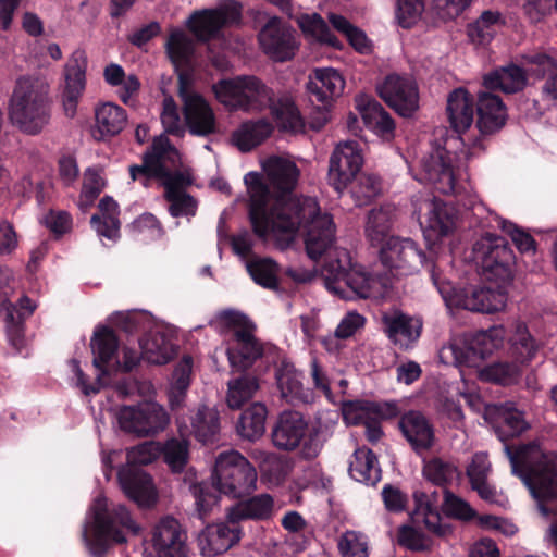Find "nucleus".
Returning <instances> with one entry per match:
<instances>
[{
  "mask_svg": "<svg viewBox=\"0 0 557 557\" xmlns=\"http://www.w3.org/2000/svg\"><path fill=\"white\" fill-rule=\"evenodd\" d=\"M261 165L264 176L255 172L245 176L253 232L262 238L283 236L280 246L285 247L302 230L308 256L320 258L335 240L332 216L321 213L315 198L290 197L300 176L292 159L271 156Z\"/></svg>",
  "mask_w": 557,
  "mask_h": 557,
  "instance_id": "nucleus-1",
  "label": "nucleus"
},
{
  "mask_svg": "<svg viewBox=\"0 0 557 557\" xmlns=\"http://www.w3.org/2000/svg\"><path fill=\"white\" fill-rule=\"evenodd\" d=\"M90 511L91 522L84 528L83 539L95 556L103 555L112 543H126V532L133 536L143 532L141 525L132 517L126 506L110 504L103 496L95 499Z\"/></svg>",
  "mask_w": 557,
  "mask_h": 557,
  "instance_id": "nucleus-2",
  "label": "nucleus"
},
{
  "mask_svg": "<svg viewBox=\"0 0 557 557\" xmlns=\"http://www.w3.org/2000/svg\"><path fill=\"white\" fill-rule=\"evenodd\" d=\"M513 473L529 486L532 495L540 502L543 515L548 511L542 502L557 498V455L545 454L536 444L521 446L512 453L505 446Z\"/></svg>",
  "mask_w": 557,
  "mask_h": 557,
  "instance_id": "nucleus-3",
  "label": "nucleus"
},
{
  "mask_svg": "<svg viewBox=\"0 0 557 557\" xmlns=\"http://www.w3.org/2000/svg\"><path fill=\"white\" fill-rule=\"evenodd\" d=\"M49 86L39 78L20 77L9 100L12 124L27 134L39 133L49 122Z\"/></svg>",
  "mask_w": 557,
  "mask_h": 557,
  "instance_id": "nucleus-4",
  "label": "nucleus"
},
{
  "mask_svg": "<svg viewBox=\"0 0 557 557\" xmlns=\"http://www.w3.org/2000/svg\"><path fill=\"white\" fill-rule=\"evenodd\" d=\"M215 98L230 110L248 113L261 112L270 108L274 91L256 76H237L221 79L212 87Z\"/></svg>",
  "mask_w": 557,
  "mask_h": 557,
  "instance_id": "nucleus-5",
  "label": "nucleus"
},
{
  "mask_svg": "<svg viewBox=\"0 0 557 557\" xmlns=\"http://www.w3.org/2000/svg\"><path fill=\"white\" fill-rule=\"evenodd\" d=\"M258 474L250 461L237 450L220 453L215 458L212 484L230 497L242 498L257 490Z\"/></svg>",
  "mask_w": 557,
  "mask_h": 557,
  "instance_id": "nucleus-6",
  "label": "nucleus"
},
{
  "mask_svg": "<svg viewBox=\"0 0 557 557\" xmlns=\"http://www.w3.org/2000/svg\"><path fill=\"white\" fill-rule=\"evenodd\" d=\"M506 337L503 326H493L474 334L470 339L453 338L440 350V357L446 363L474 367L476 362L500 348Z\"/></svg>",
  "mask_w": 557,
  "mask_h": 557,
  "instance_id": "nucleus-7",
  "label": "nucleus"
},
{
  "mask_svg": "<svg viewBox=\"0 0 557 557\" xmlns=\"http://www.w3.org/2000/svg\"><path fill=\"white\" fill-rule=\"evenodd\" d=\"M180 163L181 157L177 149L164 134H161L154 137L151 148L144 153L143 164L132 165L129 174L133 181L143 178L144 185H147L150 178H158L163 184L173 180L177 173H189L177 171Z\"/></svg>",
  "mask_w": 557,
  "mask_h": 557,
  "instance_id": "nucleus-8",
  "label": "nucleus"
},
{
  "mask_svg": "<svg viewBox=\"0 0 557 557\" xmlns=\"http://www.w3.org/2000/svg\"><path fill=\"white\" fill-rule=\"evenodd\" d=\"M116 419L123 431L139 437L153 436L162 432L170 422L166 410L154 401L123 406L117 410Z\"/></svg>",
  "mask_w": 557,
  "mask_h": 557,
  "instance_id": "nucleus-9",
  "label": "nucleus"
},
{
  "mask_svg": "<svg viewBox=\"0 0 557 557\" xmlns=\"http://www.w3.org/2000/svg\"><path fill=\"white\" fill-rule=\"evenodd\" d=\"M243 5L235 0H224L214 9L194 12L187 25L200 41H208L219 36L222 28L238 24L242 20Z\"/></svg>",
  "mask_w": 557,
  "mask_h": 557,
  "instance_id": "nucleus-10",
  "label": "nucleus"
},
{
  "mask_svg": "<svg viewBox=\"0 0 557 557\" xmlns=\"http://www.w3.org/2000/svg\"><path fill=\"white\" fill-rule=\"evenodd\" d=\"M473 259L487 280H505L510 275L513 253L505 238L486 234L475 242Z\"/></svg>",
  "mask_w": 557,
  "mask_h": 557,
  "instance_id": "nucleus-11",
  "label": "nucleus"
},
{
  "mask_svg": "<svg viewBox=\"0 0 557 557\" xmlns=\"http://www.w3.org/2000/svg\"><path fill=\"white\" fill-rule=\"evenodd\" d=\"M188 76L178 75V95L183 100L186 126L190 134L209 136L216 131L215 114L208 101L199 94L189 90Z\"/></svg>",
  "mask_w": 557,
  "mask_h": 557,
  "instance_id": "nucleus-12",
  "label": "nucleus"
},
{
  "mask_svg": "<svg viewBox=\"0 0 557 557\" xmlns=\"http://www.w3.org/2000/svg\"><path fill=\"white\" fill-rule=\"evenodd\" d=\"M261 50L272 60L284 62L296 54L299 42L295 30L280 17H271L258 34Z\"/></svg>",
  "mask_w": 557,
  "mask_h": 557,
  "instance_id": "nucleus-13",
  "label": "nucleus"
},
{
  "mask_svg": "<svg viewBox=\"0 0 557 557\" xmlns=\"http://www.w3.org/2000/svg\"><path fill=\"white\" fill-rule=\"evenodd\" d=\"M325 286L342 298H368L371 295L374 280L363 271L346 270L337 262H330L323 270Z\"/></svg>",
  "mask_w": 557,
  "mask_h": 557,
  "instance_id": "nucleus-14",
  "label": "nucleus"
},
{
  "mask_svg": "<svg viewBox=\"0 0 557 557\" xmlns=\"http://www.w3.org/2000/svg\"><path fill=\"white\" fill-rule=\"evenodd\" d=\"M380 97L401 116H410L419 108V90L409 74L393 73L377 86Z\"/></svg>",
  "mask_w": 557,
  "mask_h": 557,
  "instance_id": "nucleus-15",
  "label": "nucleus"
},
{
  "mask_svg": "<svg viewBox=\"0 0 557 557\" xmlns=\"http://www.w3.org/2000/svg\"><path fill=\"white\" fill-rule=\"evenodd\" d=\"M413 213L418 216L420 225L425 232L432 233L436 238L448 235L455 227V210L442 200L431 195H419L412 200Z\"/></svg>",
  "mask_w": 557,
  "mask_h": 557,
  "instance_id": "nucleus-16",
  "label": "nucleus"
},
{
  "mask_svg": "<svg viewBox=\"0 0 557 557\" xmlns=\"http://www.w3.org/2000/svg\"><path fill=\"white\" fill-rule=\"evenodd\" d=\"M263 345L255 335L251 323L236 324L227 344V358L233 369L245 371L263 356Z\"/></svg>",
  "mask_w": 557,
  "mask_h": 557,
  "instance_id": "nucleus-17",
  "label": "nucleus"
},
{
  "mask_svg": "<svg viewBox=\"0 0 557 557\" xmlns=\"http://www.w3.org/2000/svg\"><path fill=\"white\" fill-rule=\"evenodd\" d=\"M363 164L361 148L357 141L338 144L330 158L329 183L338 193L356 177Z\"/></svg>",
  "mask_w": 557,
  "mask_h": 557,
  "instance_id": "nucleus-18",
  "label": "nucleus"
},
{
  "mask_svg": "<svg viewBox=\"0 0 557 557\" xmlns=\"http://www.w3.org/2000/svg\"><path fill=\"white\" fill-rule=\"evenodd\" d=\"M381 322L384 334L399 349H411L421 337L423 321L399 309L392 308L383 311Z\"/></svg>",
  "mask_w": 557,
  "mask_h": 557,
  "instance_id": "nucleus-19",
  "label": "nucleus"
},
{
  "mask_svg": "<svg viewBox=\"0 0 557 557\" xmlns=\"http://www.w3.org/2000/svg\"><path fill=\"white\" fill-rule=\"evenodd\" d=\"M380 259L385 268L396 274L407 275L419 269L424 255L411 239L391 236L381 245Z\"/></svg>",
  "mask_w": 557,
  "mask_h": 557,
  "instance_id": "nucleus-20",
  "label": "nucleus"
},
{
  "mask_svg": "<svg viewBox=\"0 0 557 557\" xmlns=\"http://www.w3.org/2000/svg\"><path fill=\"white\" fill-rule=\"evenodd\" d=\"M186 532L172 516L162 517L151 530V543L158 557H187Z\"/></svg>",
  "mask_w": 557,
  "mask_h": 557,
  "instance_id": "nucleus-21",
  "label": "nucleus"
},
{
  "mask_svg": "<svg viewBox=\"0 0 557 557\" xmlns=\"http://www.w3.org/2000/svg\"><path fill=\"white\" fill-rule=\"evenodd\" d=\"M119 484L124 494L139 507L150 508L158 502V491L152 478L145 471L124 466L117 472Z\"/></svg>",
  "mask_w": 557,
  "mask_h": 557,
  "instance_id": "nucleus-22",
  "label": "nucleus"
},
{
  "mask_svg": "<svg viewBox=\"0 0 557 557\" xmlns=\"http://www.w3.org/2000/svg\"><path fill=\"white\" fill-rule=\"evenodd\" d=\"M193 183L190 173H177L173 180L161 184L164 188V198L169 203V213L173 218H185L189 221L197 214L199 202L186 190Z\"/></svg>",
  "mask_w": 557,
  "mask_h": 557,
  "instance_id": "nucleus-23",
  "label": "nucleus"
},
{
  "mask_svg": "<svg viewBox=\"0 0 557 557\" xmlns=\"http://www.w3.org/2000/svg\"><path fill=\"white\" fill-rule=\"evenodd\" d=\"M86 66V55L84 51L81 50L74 51L64 66L62 102L65 114L70 117L75 115L78 100L85 89Z\"/></svg>",
  "mask_w": 557,
  "mask_h": 557,
  "instance_id": "nucleus-24",
  "label": "nucleus"
},
{
  "mask_svg": "<svg viewBox=\"0 0 557 557\" xmlns=\"http://www.w3.org/2000/svg\"><path fill=\"white\" fill-rule=\"evenodd\" d=\"M507 296L499 289L488 287H470L455 294L453 304L456 307L484 313L503 310Z\"/></svg>",
  "mask_w": 557,
  "mask_h": 557,
  "instance_id": "nucleus-25",
  "label": "nucleus"
},
{
  "mask_svg": "<svg viewBox=\"0 0 557 557\" xmlns=\"http://www.w3.org/2000/svg\"><path fill=\"white\" fill-rule=\"evenodd\" d=\"M237 522L208 525L198 535V545L203 556L212 557L227 552L240 540Z\"/></svg>",
  "mask_w": 557,
  "mask_h": 557,
  "instance_id": "nucleus-26",
  "label": "nucleus"
},
{
  "mask_svg": "<svg viewBox=\"0 0 557 557\" xmlns=\"http://www.w3.org/2000/svg\"><path fill=\"white\" fill-rule=\"evenodd\" d=\"M484 416L494 425L495 432L503 442L520 435L529 428L523 412L510 403L487 405Z\"/></svg>",
  "mask_w": 557,
  "mask_h": 557,
  "instance_id": "nucleus-27",
  "label": "nucleus"
},
{
  "mask_svg": "<svg viewBox=\"0 0 557 557\" xmlns=\"http://www.w3.org/2000/svg\"><path fill=\"white\" fill-rule=\"evenodd\" d=\"M424 178L442 194L455 191L456 177L451 166V158L445 149H436L423 159Z\"/></svg>",
  "mask_w": 557,
  "mask_h": 557,
  "instance_id": "nucleus-28",
  "label": "nucleus"
},
{
  "mask_svg": "<svg viewBox=\"0 0 557 557\" xmlns=\"http://www.w3.org/2000/svg\"><path fill=\"white\" fill-rule=\"evenodd\" d=\"M507 121V109L502 99L488 91L478 95V122L479 131L484 135L498 132Z\"/></svg>",
  "mask_w": 557,
  "mask_h": 557,
  "instance_id": "nucleus-29",
  "label": "nucleus"
},
{
  "mask_svg": "<svg viewBox=\"0 0 557 557\" xmlns=\"http://www.w3.org/2000/svg\"><path fill=\"white\" fill-rule=\"evenodd\" d=\"M307 423L297 411H284L280 414L272 431L273 444L283 450H293L300 444Z\"/></svg>",
  "mask_w": 557,
  "mask_h": 557,
  "instance_id": "nucleus-30",
  "label": "nucleus"
},
{
  "mask_svg": "<svg viewBox=\"0 0 557 557\" xmlns=\"http://www.w3.org/2000/svg\"><path fill=\"white\" fill-rule=\"evenodd\" d=\"M399 428L416 451L429 450L435 441L429 420L419 411H409L399 420Z\"/></svg>",
  "mask_w": 557,
  "mask_h": 557,
  "instance_id": "nucleus-31",
  "label": "nucleus"
},
{
  "mask_svg": "<svg viewBox=\"0 0 557 557\" xmlns=\"http://www.w3.org/2000/svg\"><path fill=\"white\" fill-rule=\"evenodd\" d=\"M345 87V79L342 74L332 67L315 69L309 75L307 89L318 102L327 103L330 100L339 97Z\"/></svg>",
  "mask_w": 557,
  "mask_h": 557,
  "instance_id": "nucleus-32",
  "label": "nucleus"
},
{
  "mask_svg": "<svg viewBox=\"0 0 557 557\" xmlns=\"http://www.w3.org/2000/svg\"><path fill=\"white\" fill-rule=\"evenodd\" d=\"M276 383L282 398L289 404L310 403L313 397L304 386L302 374L290 362H282L276 371Z\"/></svg>",
  "mask_w": 557,
  "mask_h": 557,
  "instance_id": "nucleus-33",
  "label": "nucleus"
},
{
  "mask_svg": "<svg viewBox=\"0 0 557 557\" xmlns=\"http://www.w3.org/2000/svg\"><path fill=\"white\" fill-rule=\"evenodd\" d=\"M446 110L449 123L456 132H466L472 125L474 100L467 89H454L447 97Z\"/></svg>",
  "mask_w": 557,
  "mask_h": 557,
  "instance_id": "nucleus-34",
  "label": "nucleus"
},
{
  "mask_svg": "<svg viewBox=\"0 0 557 557\" xmlns=\"http://www.w3.org/2000/svg\"><path fill=\"white\" fill-rule=\"evenodd\" d=\"M273 511V497L269 494H260L232 506L227 510V519L230 522H239L246 519L267 520L272 517Z\"/></svg>",
  "mask_w": 557,
  "mask_h": 557,
  "instance_id": "nucleus-35",
  "label": "nucleus"
},
{
  "mask_svg": "<svg viewBox=\"0 0 557 557\" xmlns=\"http://www.w3.org/2000/svg\"><path fill=\"white\" fill-rule=\"evenodd\" d=\"M141 355L152 364H165L175 356V345L170 336L159 330L148 332L140 339Z\"/></svg>",
  "mask_w": 557,
  "mask_h": 557,
  "instance_id": "nucleus-36",
  "label": "nucleus"
},
{
  "mask_svg": "<svg viewBox=\"0 0 557 557\" xmlns=\"http://www.w3.org/2000/svg\"><path fill=\"white\" fill-rule=\"evenodd\" d=\"M95 119L94 137L98 140L117 135L123 131L127 122L125 110L112 102H107L96 108Z\"/></svg>",
  "mask_w": 557,
  "mask_h": 557,
  "instance_id": "nucleus-37",
  "label": "nucleus"
},
{
  "mask_svg": "<svg viewBox=\"0 0 557 557\" xmlns=\"http://www.w3.org/2000/svg\"><path fill=\"white\" fill-rule=\"evenodd\" d=\"M272 132V124L264 119L248 121L232 133L231 141L240 151L248 152L263 143Z\"/></svg>",
  "mask_w": 557,
  "mask_h": 557,
  "instance_id": "nucleus-38",
  "label": "nucleus"
},
{
  "mask_svg": "<svg viewBox=\"0 0 557 557\" xmlns=\"http://www.w3.org/2000/svg\"><path fill=\"white\" fill-rule=\"evenodd\" d=\"M16 282L10 269L0 268V305L5 312L8 322V334L15 347L22 345V330L20 322L15 321L14 307L10 302L11 296L14 294Z\"/></svg>",
  "mask_w": 557,
  "mask_h": 557,
  "instance_id": "nucleus-39",
  "label": "nucleus"
},
{
  "mask_svg": "<svg viewBox=\"0 0 557 557\" xmlns=\"http://www.w3.org/2000/svg\"><path fill=\"white\" fill-rule=\"evenodd\" d=\"M395 208L386 205L372 209L367 216L364 233L372 246L383 245L391 236Z\"/></svg>",
  "mask_w": 557,
  "mask_h": 557,
  "instance_id": "nucleus-40",
  "label": "nucleus"
},
{
  "mask_svg": "<svg viewBox=\"0 0 557 557\" xmlns=\"http://www.w3.org/2000/svg\"><path fill=\"white\" fill-rule=\"evenodd\" d=\"M491 472V463L487 454L476 453L473 455L470 465L467 468V476L471 487L479 496L488 502H496V491L488 484L487 478Z\"/></svg>",
  "mask_w": 557,
  "mask_h": 557,
  "instance_id": "nucleus-41",
  "label": "nucleus"
},
{
  "mask_svg": "<svg viewBox=\"0 0 557 557\" xmlns=\"http://www.w3.org/2000/svg\"><path fill=\"white\" fill-rule=\"evenodd\" d=\"M268 409L264 404L256 401L246 408L236 423L237 434L247 441L255 442L265 432Z\"/></svg>",
  "mask_w": 557,
  "mask_h": 557,
  "instance_id": "nucleus-42",
  "label": "nucleus"
},
{
  "mask_svg": "<svg viewBox=\"0 0 557 557\" xmlns=\"http://www.w3.org/2000/svg\"><path fill=\"white\" fill-rule=\"evenodd\" d=\"M483 84L491 90L499 89L506 94H513L525 86L527 78L519 66L508 65L486 74Z\"/></svg>",
  "mask_w": 557,
  "mask_h": 557,
  "instance_id": "nucleus-43",
  "label": "nucleus"
},
{
  "mask_svg": "<svg viewBox=\"0 0 557 557\" xmlns=\"http://www.w3.org/2000/svg\"><path fill=\"white\" fill-rule=\"evenodd\" d=\"M350 476L360 483L374 485L381 479V470L376 457L366 448H357L349 463Z\"/></svg>",
  "mask_w": 557,
  "mask_h": 557,
  "instance_id": "nucleus-44",
  "label": "nucleus"
},
{
  "mask_svg": "<svg viewBox=\"0 0 557 557\" xmlns=\"http://www.w3.org/2000/svg\"><path fill=\"white\" fill-rule=\"evenodd\" d=\"M296 21L299 28L307 38L335 49L342 48V42L331 32L327 23L322 18L320 14H300Z\"/></svg>",
  "mask_w": 557,
  "mask_h": 557,
  "instance_id": "nucleus-45",
  "label": "nucleus"
},
{
  "mask_svg": "<svg viewBox=\"0 0 557 557\" xmlns=\"http://www.w3.org/2000/svg\"><path fill=\"white\" fill-rule=\"evenodd\" d=\"M117 346V338L111 329L100 327L94 333L90 341L92 363L101 373H106L104 366L115 355Z\"/></svg>",
  "mask_w": 557,
  "mask_h": 557,
  "instance_id": "nucleus-46",
  "label": "nucleus"
},
{
  "mask_svg": "<svg viewBox=\"0 0 557 557\" xmlns=\"http://www.w3.org/2000/svg\"><path fill=\"white\" fill-rule=\"evenodd\" d=\"M191 428L197 440L213 443L220 432L219 412L207 406L199 407L191 418Z\"/></svg>",
  "mask_w": 557,
  "mask_h": 557,
  "instance_id": "nucleus-47",
  "label": "nucleus"
},
{
  "mask_svg": "<svg viewBox=\"0 0 557 557\" xmlns=\"http://www.w3.org/2000/svg\"><path fill=\"white\" fill-rule=\"evenodd\" d=\"M259 381L250 374H242L227 383L226 403L231 409H239L259 389Z\"/></svg>",
  "mask_w": 557,
  "mask_h": 557,
  "instance_id": "nucleus-48",
  "label": "nucleus"
},
{
  "mask_svg": "<svg viewBox=\"0 0 557 557\" xmlns=\"http://www.w3.org/2000/svg\"><path fill=\"white\" fill-rule=\"evenodd\" d=\"M504 24L500 12L487 10L468 26V35L473 42L483 45L491 41Z\"/></svg>",
  "mask_w": 557,
  "mask_h": 557,
  "instance_id": "nucleus-49",
  "label": "nucleus"
},
{
  "mask_svg": "<svg viewBox=\"0 0 557 557\" xmlns=\"http://www.w3.org/2000/svg\"><path fill=\"white\" fill-rule=\"evenodd\" d=\"M270 109L281 128L292 132H298L304 128L302 117L289 97H281L278 99L274 97Z\"/></svg>",
  "mask_w": 557,
  "mask_h": 557,
  "instance_id": "nucleus-50",
  "label": "nucleus"
},
{
  "mask_svg": "<svg viewBox=\"0 0 557 557\" xmlns=\"http://www.w3.org/2000/svg\"><path fill=\"white\" fill-rule=\"evenodd\" d=\"M510 349L513 358L520 364H528L540 349V344L529 333L524 324H517L510 338Z\"/></svg>",
  "mask_w": 557,
  "mask_h": 557,
  "instance_id": "nucleus-51",
  "label": "nucleus"
},
{
  "mask_svg": "<svg viewBox=\"0 0 557 557\" xmlns=\"http://www.w3.org/2000/svg\"><path fill=\"white\" fill-rule=\"evenodd\" d=\"M521 375V369L517 362L497 361L487 364L479 370V377L482 381L500 385H511Z\"/></svg>",
  "mask_w": 557,
  "mask_h": 557,
  "instance_id": "nucleus-52",
  "label": "nucleus"
},
{
  "mask_svg": "<svg viewBox=\"0 0 557 557\" xmlns=\"http://www.w3.org/2000/svg\"><path fill=\"white\" fill-rule=\"evenodd\" d=\"M422 472L428 481L438 486H445L460 475L457 466L438 457L425 461Z\"/></svg>",
  "mask_w": 557,
  "mask_h": 557,
  "instance_id": "nucleus-53",
  "label": "nucleus"
},
{
  "mask_svg": "<svg viewBox=\"0 0 557 557\" xmlns=\"http://www.w3.org/2000/svg\"><path fill=\"white\" fill-rule=\"evenodd\" d=\"M248 272L252 280L260 286L269 289L278 287V265L269 258L252 260L247 264Z\"/></svg>",
  "mask_w": 557,
  "mask_h": 557,
  "instance_id": "nucleus-54",
  "label": "nucleus"
},
{
  "mask_svg": "<svg viewBox=\"0 0 557 557\" xmlns=\"http://www.w3.org/2000/svg\"><path fill=\"white\" fill-rule=\"evenodd\" d=\"M193 370V359L190 356H184L175 367L173 379L169 393L172 406H178L183 400L185 393L190 383V374Z\"/></svg>",
  "mask_w": 557,
  "mask_h": 557,
  "instance_id": "nucleus-55",
  "label": "nucleus"
},
{
  "mask_svg": "<svg viewBox=\"0 0 557 557\" xmlns=\"http://www.w3.org/2000/svg\"><path fill=\"white\" fill-rule=\"evenodd\" d=\"M417 515L423 516L425 528L433 534L445 537L451 533V529L447 524H443L438 512L432 507L424 493H416Z\"/></svg>",
  "mask_w": 557,
  "mask_h": 557,
  "instance_id": "nucleus-56",
  "label": "nucleus"
},
{
  "mask_svg": "<svg viewBox=\"0 0 557 557\" xmlns=\"http://www.w3.org/2000/svg\"><path fill=\"white\" fill-rule=\"evenodd\" d=\"M166 51L176 66L184 65L194 53V40L183 30H173L166 41Z\"/></svg>",
  "mask_w": 557,
  "mask_h": 557,
  "instance_id": "nucleus-57",
  "label": "nucleus"
},
{
  "mask_svg": "<svg viewBox=\"0 0 557 557\" xmlns=\"http://www.w3.org/2000/svg\"><path fill=\"white\" fill-rule=\"evenodd\" d=\"M327 18L333 28L343 34L357 51L366 52L369 50L367 35L354 26L345 16L330 13Z\"/></svg>",
  "mask_w": 557,
  "mask_h": 557,
  "instance_id": "nucleus-58",
  "label": "nucleus"
},
{
  "mask_svg": "<svg viewBox=\"0 0 557 557\" xmlns=\"http://www.w3.org/2000/svg\"><path fill=\"white\" fill-rule=\"evenodd\" d=\"M161 453L169 467L175 472H181L188 460L187 441L171 438L161 447Z\"/></svg>",
  "mask_w": 557,
  "mask_h": 557,
  "instance_id": "nucleus-59",
  "label": "nucleus"
},
{
  "mask_svg": "<svg viewBox=\"0 0 557 557\" xmlns=\"http://www.w3.org/2000/svg\"><path fill=\"white\" fill-rule=\"evenodd\" d=\"M338 549L343 557H368V541L356 531H346L338 541Z\"/></svg>",
  "mask_w": 557,
  "mask_h": 557,
  "instance_id": "nucleus-60",
  "label": "nucleus"
},
{
  "mask_svg": "<svg viewBox=\"0 0 557 557\" xmlns=\"http://www.w3.org/2000/svg\"><path fill=\"white\" fill-rule=\"evenodd\" d=\"M161 455V445L157 442H145L126 450L127 465H148Z\"/></svg>",
  "mask_w": 557,
  "mask_h": 557,
  "instance_id": "nucleus-61",
  "label": "nucleus"
},
{
  "mask_svg": "<svg viewBox=\"0 0 557 557\" xmlns=\"http://www.w3.org/2000/svg\"><path fill=\"white\" fill-rule=\"evenodd\" d=\"M160 117L165 133L175 136L184 135L185 127L181 122L177 106L172 97H164Z\"/></svg>",
  "mask_w": 557,
  "mask_h": 557,
  "instance_id": "nucleus-62",
  "label": "nucleus"
},
{
  "mask_svg": "<svg viewBox=\"0 0 557 557\" xmlns=\"http://www.w3.org/2000/svg\"><path fill=\"white\" fill-rule=\"evenodd\" d=\"M424 11V0H398L396 18L405 28L414 25Z\"/></svg>",
  "mask_w": 557,
  "mask_h": 557,
  "instance_id": "nucleus-63",
  "label": "nucleus"
},
{
  "mask_svg": "<svg viewBox=\"0 0 557 557\" xmlns=\"http://www.w3.org/2000/svg\"><path fill=\"white\" fill-rule=\"evenodd\" d=\"M381 182L377 176L372 174H362L354 186L352 194L359 205H366L381 193Z\"/></svg>",
  "mask_w": 557,
  "mask_h": 557,
  "instance_id": "nucleus-64",
  "label": "nucleus"
}]
</instances>
